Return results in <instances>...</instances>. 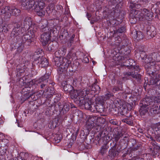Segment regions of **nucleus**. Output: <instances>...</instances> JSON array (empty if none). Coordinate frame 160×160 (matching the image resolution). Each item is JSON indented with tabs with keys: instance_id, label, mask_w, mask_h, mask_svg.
<instances>
[{
	"instance_id": "obj_1",
	"label": "nucleus",
	"mask_w": 160,
	"mask_h": 160,
	"mask_svg": "<svg viewBox=\"0 0 160 160\" xmlns=\"http://www.w3.org/2000/svg\"><path fill=\"white\" fill-rule=\"evenodd\" d=\"M31 22L28 17L26 18L24 20L22 25V27L20 28V23H16L14 24V27L11 32V37L13 38L12 43L11 44L12 49H17L18 52H21L24 46H29L30 45L32 42L31 39L36 36V32L35 30H32L31 33V30H30V33H26L22 34L30 28H32L31 25Z\"/></svg>"
},
{
	"instance_id": "obj_2",
	"label": "nucleus",
	"mask_w": 160,
	"mask_h": 160,
	"mask_svg": "<svg viewBox=\"0 0 160 160\" xmlns=\"http://www.w3.org/2000/svg\"><path fill=\"white\" fill-rule=\"evenodd\" d=\"M54 60L55 65L58 67L57 71L60 78H64L68 75V69L70 72H73L74 71L72 69L74 66L72 65L71 60L68 58L57 57L55 58Z\"/></svg>"
},
{
	"instance_id": "obj_3",
	"label": "nucleus",
	"mask_w": 160,
	"mask_h": 160,
	"mask_svg": "<svg viewBox=\"0 0 160 160\" xmlns=\"http://www.w3.org/2000/svg\"><path fill=\"white\" fill-rule=\"evenodd\" d=\"M131 66L130 71L125 72L124 74V77H123V79L126 78L127 79H132V78H135L137 82L135 81H133V82L134 85L139 84L142 83V76L138 73L139 72L140 69L138 66H132L130 64Z\"/></svg>"
},
{
	"instance_id": "obj_4",
	"label": "nucleus",
	"mask_w": 160,
	"mask_h": 160,
	"mask_svg": "<svg viewBox=\"0 0 160 160\" xmlns=\"http://www.w3.org/2000/svg\"><path fill=\"white\" fill-rule=\"evenodd\" d=\"M135 10L134 16V18L136 19L137 20L144 21L147 20L148 21H151L153 17L152 13L150 10L145 8H141L140 11L137 12V11Z\"/></svg>"
},
{
	"instance_id": "obj_5",
	"label": "nucleus",
	"mask_w": 160,
	"mask_h": 160,
	"mask_svg": "<svg viewBox=\"0 0 160 160\" xmlns=\"http://www.w3.org/2000/svg\"><path fill=\"white\" fill-rule=\"evenodd\" d=\"M160 102V96H150L147 95L141 101L140 105L148 107L154 105L156 103Z\"/></svg>"
},
{
	"instance_id": "obj_6",
	"label": "nucleus",
	"mask_w": 160,
	"mask_h": 160,
	"mask_svg": "<svg viewBox=\"0 0 160 160\" xmlns=\"http://www.w3.org/2000/svg\"><path fill=\"white\" fill-rule=\"evenodd\" d=\"M34 63L38 64L39 67H46L48 65V62L46 58L43 57L41 52L38 51L35 52L32 56Z\"/></svg>"
},
{
	"instance_id": "obj_7",
	"label": "nucleus",
	"mask_w": 160,
	"mask_h": 160,
	"mask_svg": "<svg viewBox=\"0 0 160 160\" xmlns=\"http://www.w3.org/2000/svg\"><path fill=\"white\" fill-rule=\"evenodd\" d=\"M70 103L68 102H59L57 104L53 105L54 110L56 112L59 111L61 114H65L70 109Z\"/></svg>"
},
{
	"instance_id": "obj_8",
	"label": "nucleus",
	"mask_w": 160,
	"mask_h": 160,
	"mask_svg": "<svg viewBox=\"0 0 160 160\" xmlns=\"http://www.w3.org/2000/svg\"><path fill=\"white\" fill-rule=\"evenodd\" d=\"M44 32L40 37V41L43 46H45L48 43L49 41L50 40L51 32H52L53 33H54L55 31L54 29H52L51 28H49L48 29L47 31Z\"/></svg>"
},
{
	"instance_id": "obj_9",
	"label": "nucleus",
	"mask_w": 160,
	"mask_h": 160,
	"mask_svg": "<svg viewBox=\"0 0 160 160\" xmlns=\"http://www.w3.org/2000/svg\"><path fill=\"white\" fill-rule=\"evenodd\" d=\"M8 142L9 141L6 139L0 141V160H5V153Z\"/></svg>"
},
{
	"instance_id": "obj_10",
	"label": "nucleus",
	"mask_w": 160,
	"mask_h": 160,
	"mask_svg": "<svg viewBox=\"0 0 160 160\" xmlns=\"http://www.w3.org/2000/svg\"><path fill=\"white\" fill-rule=\"evenodd\" d=\"M45 3L42 2H34V11L36 14L38 16L42 17L45 14V10H44Z\"/></svg>"
},
{
	"instance_id": "obj_11",
	"label": "nucleus",
	"mask_w": 160,
	"mask_h": 160,
	"mask_svg": "<svg viewBox=\"0 0 160 160\" xmlns=\"http://www.w3.org/2000/svg\"><path fill=\"white\" fill-rule=\"evenodd\" d=\"M116 45L118 46V50L119 52H121L122 53H123L125 54V56L123 57V58L124 59H126V62L128 63L130 62L129 60L131 61L132 59H130L129 57L127 58L125 56L126 55H128L130 54L131 52V50L129 48L128 46L123 45H122V43H117Z\"/></svg>"
},
{
	"instance_id": "obj_12",
	"label": "nucleus",
	"mask_w": 160,
	"mask_h": 160,
	"mask_svg": "<svg viewBox=\"0 0 160 160\" xmlns=\"http://www.w3.org/2000/svg\"><path fill=\"white\" fill-rule=\"evenodd\" d=\"M79 92V90L78 91L77 88H75L70 93L71 98L73 100L74 102L78 105L80 102V103H81L82 100Z\"/></svg>"
},
{
	"instance_id": "obj_13",
	"label": "nucleus",
	"mask_w": 160,
	"mask_h": 160,
	"mask_svg": "<svg viewBox=\"0 0 160 160\" xmlns=\"http://www.w3.org/2000/svg\"><path fill=\"white\" fill-rule=\"evenodd\" d=\"M34 1L32 0H22L21 8L25 10H29L34 5Z\"/></svg>"
},
{
	"instance_id": "obj_14",
	"label": "nucleus",
	"mask_w": 160,
	"mask_h": 160,
	"mask_svg": "<svg viewBox=\"0 0 160 160\" xmlns=\"http://www.w3.org/2000/svg\"><path fill=\"white\" fill-rule=\"evenodd\" d=\"M79 92L80 98L82 99H85L88 98L92 97L90 96V94H91V91L88 90V87L84 88L80 91L79 90Z\"/></svg>"
},
{
	"instance_id": "obj_15",
	"label": "nucleus",
	"mask_w": 160,
	"mask_h": 160,
	"mask_svg": "<svg viewBox=\"0 0 160 160\" xmlns=\"http://www.w3.org/2000/svg\"><path fill=\"white\" fill-rule=\"evenodd\" d=\"M160 75L158 76H154L152 78H151L149 82H148V85H153L155 86H158V88L156 89L158 90L160 88Z\"/></svg>"
},
{
	"instance_id": "obj_16",
	"label": "nucleus",
	"mask_w": 160,
	"mask_h": 160,
	"mask_svg": "<svg viewBox=\"0 0 160 160\" xmlns=\"http://www.w3.org/2000/svg\"><path fill=\"white\" fill-rule=\"evenodd\" d=\"M92 103V97H90L86 99H82L81 103H79L78 105L79 106L83 107L85 109L88 110L90 108V107Z\"/></svg>"
},
{
	"instance_id": "obj_17",
	"label": "nucleus",
	"mask_w": 160,
	"mask_h": 160,
	"mask_svg": "<svg viewBox=\"0 0 160 160\" xmlns=\"http://www.w3.org/2000/svg\"><path fill=\"white\" fill-rule=\"evenodd\" d=\"M113 145L111 147L108 152V156L111 158H113L114 157H117L119 152L116 149V143L112 142Z\"/></svg>"
},
{
	"instance_id": "obj_18",
	"label": "nucleus",
	"mask_w": 160,
	"mask_h": 160,
	"mask_svg": "<svg viewBox=\"0 0 160 160\" xmlns=\"http://www.w3.org/2000/svg\"><path fill=\"white\" fill-rule=\"evenodd\" d=\"M158 103H156L154 105L148 107V109L151 115H154L155 114H158L160 112V105H159Z\"/></svg>"
},
{
	"instance_id": "obj_19",
	"label": "nucleus",
	"mask_w": 160,
	"mask_h": 160,
	"mask_svg": "<svg viewBox=\"0 0 160 160\" xmlns=\"http://www.w3.org/2000/svg\"><path fill=\"white\" fill-rule=\"evenodd\" d=\"M10 7L9 6L3 7L0 10V14H4V18L6 19L9 18L11 16V13L9 12Z\"/></svg>"
},
{
	"instance_id": "obj_20",
	"label": "nucleus",
	"mask_w": 160,
	"mask_h": 160,
	"mask_svg": "<svg viewBox=\"0 0 160 160\" xmlns=\"http://www.w3.org/2000/svg\"><path fill=\"white\" fill-rule=\"evenodd\" d=\"M97 82L93 84L91 86H88V90L91 91V93H96V94L98 93L100 91V88L96 84Z\"/></svg>"
},
{
	"instance_id": "obj_21",
	"label": "nucleus",
	"mask_w": 160,
	"mask_h": 160,
	"mask_svg": "<svg viewBox=\"0 0 160 160\" xmlns=\"http://www.w3.org/2000/svg\"><path fill=\"white\" fill-rule=\"evenodd\" d=\"M142 59L143 60V62L145 64L144 65L145 68L148 67L149 66L152 65L153 64V61H152V58L150 56L145 55L144 57H142Z\"/></svg>"
},
{
	"instance_id": "obj_22",
	"label": "nucleus",
	"mask_w": 160,
	"mask_h": 160,
	"mask_svg": "<svg viewBox=\"0 0 160 160\" xmlns=\"http://www.w3.org/2000/svg\"><path fill=\"white\" fill-rule=\"evenodd\" d=\"M132 37L138 40H142L144 37L143 33L140 31L135 30L132 32Z\"/></svg>"
},
{
	"instance_id": "obj_23",
	"label": "nucleus",
	"mask_w": 160,
	"mask_h": 160,
	"mask_svg": "<svg viewBox=\"0 0 160 160\" xmlns=\"http://www.w3.org/2000/svg\"><path fill=\"white\" fill-rule=\"evenodd\" d=\"M48 98H54V104L52 105V107H54L53 105L57 104L59 102L58 101L60 100L61 98V96L60 94H54L53 93H51L50 94H48Z\"/></svg>"
},
{
	"instance_id": "obj_24",
	"label": "nucleus",
	"mask_w": 160,
	"mask_h": 160,
	"mask_svg": "<svg viewBox=\"0 0 160 160\" xmlns=\"http://www.w3.org/2000/svg\"><path fill=\"white\" fill-rule=\"evenodd\" d=\"M62 85L64 91L67 93L70 94L75 89L74 87L68 84L66 82L62 83Z\"/></svg>"
},
{
	"instance_id": "obj_25",
	"label": "nucleus",
	"mask_w": 160,
	"mask_h": 160,
	"mask_svg": "<svg viewBox=\"0 0 160 160\" xmlns=\"http://www.w3.org/2000/svg\"><path fill=\"white\" fill-rule=\"evenodd\" d=\"M50 74L49 73H46L43 76H42L38 80H37L36 82L38 83L41 82L47 83L48 81H50Z\"/></svg>"
},
{
	"instance_id": "obj_26",
	"label": "nucleus",
	"mask_w": 160,
	"mask_h": 160,
	"mask_svg": "<svg viewBox=\"0 0 160 160\" xmlns=\"http://www.w3.org/2000/svg\"><path fill=\"white\" fill-rule=\"evenodd\" d=\"M48 24V21L47 19H43L42 20L41 22L39 24V26H40L42 32L47 31L48 29L49 28L47 27Z\"/></svg>"
},
{
	"instance_id": "obj_27",
	"label": "nucleus",
	"mask_w": 160,
	"mask_h": 160,
	"mask_svg": "<svg viewBox=\"0 0 160 160\" xmlns=\"http://www.w3.org/2000/svg\"><path fill=\"white\" fill-rule=\"evenodd\" d=\"M152 145L153 146V150L152 152V153L153 155L157 154L158 153L160 152V147L158 146L155 141L151 142Z\"/></svg>"
},
{
	"instance_id": "obj_28",
	"label": "nucleus",
	"mask_w": 160,
	"mask_h": 160,
	"mask_svg": "<svg viewBox=\"0 0 160 160\" xmlns=\"http://www.w3.org/2000/svg\"><path fill=\"white\" fill-rule=\"evenodd\" d=\"M119 110L118 115L119 116H126L127 114V109L123 105H122L121 104Z\"/></svg>"
},
{
	"instance_id": "obj_29",
	"label": "nucleus",
	"mask_w": 160,
	"mask_h": 160,
	"mask_svg": "<svg viewBox=\"0 0 160 160\" xmlns=\"http://www.w3.org/2000/svg\"><path fill=\"white\" fill-rule=\"evenodd\" d=\"M123 0H110L109 2V4L116 5V7L117 5H119L121 7L123 4Z\"/></svg>"
},
{
	"instance_id": "obj_30",
	"label": "nucleus",
	"mask_w": 160,
	"mask_h": 160,
	"mask_svg": "<svg viewBox=\"0 0 160 160\" xmlns=\"http://www.w3.org/2000/svg\"><path fill=\"white\" fill-rule=\"evenodd\" d=\"M21 11L20 9L14 7L12 8L11 11V15L12 14L15 16H18L20 14Z\"/></svg>"
},
{
	"instance_id": "obj_31",
	"label": "nucleus",
	"mask_w": 160,
	"mask_h": 160,
	"mask_svg": "<svg viewBox=\"0 0 160 160\" xmlns=\"http://www.w3.org/2000/svg\"><path fill=\"white\" fill-rule=\"evenodd\" d=\"M96 111L102 113L105 112V108H104L103 104H96Z\"/></svg>"
},
{
	"instance_id": "obj_32",
	"label": "nucleus",
	"mask_w": 160,
	"mask_h": 160,
	"mask_svg": "<svg viewBox=\"0 0 160 160\" xmlns=\"http://www.w3.org/2000/svg\"><path fill=\"white\" fill-rule=\"evenodd\" d=\"M115 40L116 41L117 40L118 41H119V42H115V44L116 45L117 43H118V44H119H119L122 43V45H123L128 46V44L129 43L128 40L127 39H124L123 40L122 42H119L121 41V38L119 37H117L116 38Z\"/></svg>"
},
{
	"instance_id": "obj_33",
	"label": "nucleus",
	"mask_w": 160,
	"mask_h": 160,
	"mask_svg": "<svg viewBox=\"0 0 160 160\" xmlns=\"http://www.w3.org/2000/svg\"><path fill=\"white\" fill-rule=\"evenodd\" d=\"M126 31V27L124 25L123 26L119 25L116 28L115 32L116 33H122L125 32Z\"/></svg>"
},
{
	"instance_id": "obj_34",
	"label": "nucleus",
	"mask_w": 160,
	"mask_h": 160,
	"mask_svg": "<svg viewBox=\"0 0 160 160\" xmlns=\"http://www.w3.org/2000/svg\"><path fill=\"white\" fill-rule=\"evenodd\" d=\"M108 143L104 144L103 146L101 147V149L100 151V153L103 155V154L106 153L107 151L108 150L109 147L108 145Z\"/></svg>"
},
{
	"instance_id": "obj_35",
	"label": "nucleus",
	"mask_w": 160,
	"mask_h": 160,
	"mask_svg": "<svg viewBox=\"0 0 160 160\" xmlns=\"http://www.w3.org/2000/svg\"><path fill=\"white\" fill-rule=\"evenodd\" d=\"M58 120L57 119H55L51 121L50 122L49 126L51 128H56L58 124Z\"/></svg>"
},
{
	"instance_id": "obj_36",
	"label": "nucleus",
	"mask_w": 160,
	"mask_h": 160,
	"mask_svg": "<svg viewBox=\"0 0 160 160\" xmlns=\"http://www.w3.org/2000/svg\"><path fill=\"white\" fill-rule=\"evenodd\" d=\"M133 141H134V143H133L132 144V147H131V150L132 151H136L141 146V144L136 142V141L134 140Z\"/></svg>"
},
{
	"instance_id": "obj_37",
	"label": "nucleus",
	"mask_w": 160,
	"mask_h": 160,
	"mask_svg": "<svg viewBox=\"0 0 160 160\" xmlns=\"http://www.w3.org/2000/svg\"><path fill=\"white\" fill-rule=\"evenodd\" d=\"M104 99L102 97L99 96L96 98L95 100V104H102L104 103Z\"/></svg>"
},
{
	"instance_id": "obj_38",
	"label": "nucleus",
	"mask_w": 160,
	"mask_h": 160,
	"mask_svg": "<svg viewBox=\"0 0 160 160\" xmlns=\"http://www.w3.org/2000/svg\"><path fill=\"white\" fill-rule=\"evenodd\" d=\"M140 106L141 107V108L140 109L139 111L141 115H143L148 112V110L146 108L147 107L143 105L142 106L140 105Z\"/></svg>"
},
{
	"instance_id": "obj_39",
	"label": "nucleus",
	"mask_w": 160,
	"mask_h": 160,
	"mask_svg": "<svg viewBox=\"0 0 160 160\" xmlns=\"http://www.w3.org/2000/svg\"><path fill=\"white\" fill-rule=\"evenodd\" d=\"M94 123L93 122L87 121L86 125V127L87 129L89 131L91 130V129L93 128L94 126Z\"/></svg>"
},
{
	"instance_id": "obj_40",
	"label": "nucleus",
	"mask_w": 160,
	"mask_h": 160,
	"mask_svg": "<svg viewBox=\"0 0 160 160\" xmlns=\"http://www.w3.org/2000/svg\"><path fill=\"white\" fill-rule=\"evenodd\" d=\"M116 8L113 7L112 9V11L111 12V14L113 16V17L117 16L118 15V14L120 10L116 9Z\"/></svg>"
},
{
	"instance_id": "obj_41",
	"label": "nucleus",
	"mask_w": 160,
	"mask_h": 160,
	"mask_svg": "<svg viewBox=\"0 0 160 160\" xmlns=\"http://www.w3.org/2000/svg\"><path fill=\"white\" fill-rule=\"evenodd\" d=\"M75 37V35L72 34V37L67 42V46L69 48L73 44L74 42V38Z\"/></svg>"
},
{
	"instance_id": "obj_42",
	"label": "nucleus",
	"mask_w": 160,
	"mask_h": 160,
	"mask_svg": "<svg viewBox=\"0 0 160 160\" xmlns=\"http://www.w3.org/2000/svg\"><path fill=\"white\" fill-rule=\"evenodd\" d=\"M152 68H154V66L152 65H151L150 66H149L148 67L145 68L147 70L148 74H149L150 76L151 75H153V74L154 73V72L151 70Z\"/></svg>"
},
{
	"instance_id": "obj_43",
	"label": "nucleus",
	"mask_w": 160,
	"mask_h": 160,
	"mask_svg": "<svg viewBox=\"0 0 160 160\" xmlns=\"http://www.w3.org/2000/svg\"><path fill=\"white\" fill-rule=\"evenodd\" d=\"M121 84H120L119 86H116L113 87L112 89V91L115 92L117 91H121L122 89V86Z\"/></svg>"
},
{
	"instance_id": "obj_44",
	"label": "nucleus",
	"mask_w": 160,
	"mask_h": 160,
	"mask_svg": "<svg viewBox=\"0 0 160 160\" xmlns=\"http://www.w3.org/2000/svg\"><path fill=\"white\" fill-rule=\"evenodd\" d=\"M122 136V134L120 132H118L114 135V137L116 142L118 141L119 139Z\"/></svg>"
},
{
	"instance_id": "obj_45",
	"label": "nucleus",
	"mask_w": 160,
	"mask_h": 160,
	"mask_svg": "<svg viewBox=\"0 0 160 160\" xmlns=\"http://www.w3.org/2000/svg\"><path fill=\"white\" fill-rule=\"evenodd\" d=\"M37 97V94L35 93H34L31 94H30V96L28 98L29 100H32L33 101H35L38 98Z\"/></svg>"
},
{
	"instance_id": "obj_46",
	"label": "nucleus",
	"mask_w": 160,
	"mask_h": 160,
	"mask_svg": "<svg viewBox=\"0 0 160 160\" xmlns=\"http://www.w3.org/2000/svg\"><path fill=\"white\" fill-rule=\"evenodd\" d=\"M97 117L96 116H90L88 118V121L90 122H93L97 119Z\"/></svg>"
},
{
	"instance_id": "obj_47",
	"label": "nucleus",
	"mask_w": 160,
	"mask_h": 160,
	"mask_svg": "<svg viewBox=\"0 0 160 160\" xmlns=\"http://www.w3.org/2000/svg\"><path fill=\"white\" fill-rule=\"evenodd\" d=\"M88 110H89L91 112H95L96 111V104L94 105L92 103L91 105L90 108L88 109Z\"/></svg>"
},
{
	"instance_id": "obj_48",
	"label": "nucleus",
	"mask_w": 160,
	"mask_h": 160,
	"mask_svg": "<svg viewBox=\"0 0 160 160\" xmlns=\"http://www.w3.org/2000/svg\"><path fill=\"white\" fill-rule=\"evenodd\" d=\"M109 122L111 124L116 125H118V122L117 120L112 118L109 119Z\"/></svg>"
},
{
	"instance_id": "obj_49",
	"label": "nucleus",
	"mask_w": 160,
	"mask_h": 160,
	"mask_svg": "<svg viewBox=\"0 0 160 160\" xmlns=\"http://www.w3.org/2000/svg\"><path fill=\"white\" fill-rule=\"evenodd\" d=\"M10 26V25H7L6 24L2 26V31L5 32L9 31V29L8 28H9Z\"/></svg>"
},
{
	"instance_id": "obj_50",
	"label": "nucleus",
	"mask_w": 160,
	"mask_h": 160,
	"mask_svg": "<svg viewBox=\"0 0 160 160\" xmlns=\"http://www.w3.org/2000/svg\"><path fill=\"white\" fill-rule=\"evenodd\" d=\"M140 6V5L136 3H131V5H129V7L131 8H138Z\"/></svg>"
},
{
	"instance_id": "obj_51",
	"label": "nucleus",
	"mask_w": 160,
	"mask_h": 160,
	"mask_svg": "<svg viewBox=\"0 0 160 160\" xmlns=\"http://www.w3.org/2000/svg\"><path fill=\"white\" fill-rule=\"evenodd\" d=\"M113 95L112 93L109 92L105 95L104 98V99H109L111 97H113Z\"/></svg>"
},
{
	"instance_id": "obj_52",
	"label": "nucleus",
	"mask_w": 160,
	"mask_h": 160,
	"mask_svg": "<svg viewBox=\"0 0 160 160\" xmlns=\"http://www.w3.org/2000/svg\"><path fill=\"white\" fill-rule=\"evenodd\" d=\"M48 51H52L54 50V47L53 46L52 44L49 43L48 46Z\"/></svg>"
},
{
	"instance_id": "obj_53",
	"label": "nucleus",
	"mask_w": 160,
	"mask_h": 160,
	"mask_svg": "<svg viewBox=\"0 0 160 160\" xmlns=\"http://www.w3.org/2000/svg\"><path fill=\"white\" fill-rule=\"evenodd\" d=\"M72 84L73 87H74V88H76L78 86V80L76 79H73L72 81Z\"/></svg>"
},
{
	"instance_id": "obj_54",
	"label": "nucleus",
	"mask_w": 160,
	"mask_h": 160,
	"mask_svg": "<svg viewBox=\"0 0 160 160\" xmlns=\"http://www.w3.org/2000/svg\"><path fill=\"white\" fill-rule=\"evenodd\" d=\"M147 34L149 35L151 37H153L154 36V32H153L151 33V31L149 29H147Z\"/></svg>"
},
{
	"instance_id": "obj_55",
	"label": "nucleus",
	"mask_w": 160,
	"mask_h": 160,
	"mask_svg": "<svg viewBox=\"0 0 160 160\" xmlns=\"http://www.w3.org/2000/svg\"><path fill=\"white\" fill-rule=\"evenodd\" d=\"M82 61L84 63H88L89 62V60L87 57L85 56L82 59Z\"/></svg>"
},
{
	"instance_id": "obj_56",
	"label": "nucleus",
	"mask_w": 160,
	"mask_h": 160,
	"mask_svg": "<svg viewBox=\"0 0 160 160\" xmlns=\"http://www.w3.org/2000/svg\"><path fill=\"white\" fill-rule=\"evenodd\" d=\"M138 50L139 51V53H140V56L141 57V58H142V53H145V52L143 49V48H142V47H141V48L139 47V48H138Z\"/></svg>"
},
{
	"instance_id": "obj_57",
	"label": "nucleus",
	"mask_w": 160,
	"mask_h": 160,
	"mask_svg": "<svg viewBox=\"0 0 160 160\" xmlns=\"http://www.w3.org/2000/svg\"><path fill=\"white\" fill-rule=\"evenodd\" d=\"M122 122H125L126 123L129 125L131 124L132 123L131 121L129 120L127 118H126L125 119H123L122 120Z\"/></svg>"
},
{
	"instance_id": "obj_58",
	"label": "nucleus",
	"mask_w": 160,
	"mask_h": 160,
	"mask_svg": "<svg viewBox=\"0 0 160 160\" xmlns=\"http://www.w3.org/2000/svg\"><path fill=\"white\" fill-rule=\"evenodd\" d=\"M116 149L117 150V151H118V152L120 153L121 149H122V146L121 145V144H119L118 146L117 147V145L118 144H116Z\"/></svg>"
},
{
	"instance_id": "obj_59",
	"label": "nucleus",
	"mask_w": 160,
	"mask_h": 160,
	"mask_svg": "<svg viewBox=\"0 0 160 160\" xmlns=\"http://www.w3.org/2000/svg\"><path fill=\"white\" fill-rule=\"evenodd\" d=\"M48 87L47 85L45 83H42L40 85V88L41 89H45L46 88Z\"/></svg>"
},
{
	"instance_id": "obj_60",
	"label": "nucleus",
	"mask_w": 160,
	"mask_h": 160,
	"mask_svg": "<svg viewBox=\"0 0 160 160\" xmlns=\"http://www.w3.org/2000/svg\"><path fill=\"white\" fill-rule=\"evenodd\" d=\"M101 133H99L98 135L95 138V140L98 142V143H99V141L101 140V138H100V137H101Z\"/></svg>"
},
{
	"instance_id": "obj_61",
	"label": "nucleus",
	"mask_w": 160,
	"mask_h": 160,
	"mask_svg": "<svg viewBox=\"0 0 160 160\" xmlns=\"http://www.w3.org/2000/svg\"><path fill=\"white\" fill-rule=\"evenodd\" d=\"M59 138H56V137H55L54 138V139L55 141V142L56 143H58V142H60L61 140V138L60 137H59Z\"/></svg>"
},
{
	"instance_id": "obj_62",
	"label": "nucleus",
	"mask_w": 160,
	"mask_h": 160,
	"mask_svg": "<svg viewBox=\"0 0 160 160\" xmlns=\"http://www.w3.org/2000/svg\"><path fill=\"white\" fill-rule=\"evenodd\" d=\"M155 138L157 142H160V134H158V135L155 137Z\"/></svg>"
},
{
	"instance_id": "obj_63",
	"label": "nucleus",
	"mask_w": 160,
	"mask_h": 160,
	"mask_svg": "<svg viewBox=\"0 0 160 160\" xmlns=\"http://www.w3.org/2000/svg\"><path fill=\"white\" fill-rule=\"evenodd\" d=\"M156 94L158 96H160V88H159L158 90L156 89Z\"/></svg>"
},
{
	"instance_id": "obj_64",
	"label": "nucleus",
	"mask_w": 160,
	"mask_h": 160,
	"mask_svg": "<svg viewBox=\"0 0 160 160\" xmlns=\"http://www.w3.org/2000/svg\"><path fill=\"white\" fill-rule=\"evenodd\" d=\"M70 108H76V106L75 105H74L73 103H70Z\"/></svg>"
}]
</instances>
